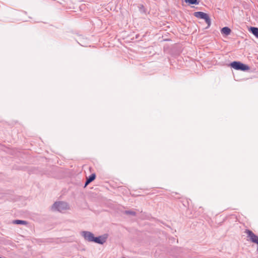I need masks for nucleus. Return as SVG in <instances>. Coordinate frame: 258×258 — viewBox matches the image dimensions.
<instances>
[{"mask_svg": "<svg viewBox=\"0 0 258 258\" xmlns=\"http://www.w3.org/2000/svg\"><path fill=\"white\" fill-rule=\"evenodd\" d=\"M69 209L68 204L64 202H55L51 206V210L53 211L62 212Z\"/></svg>", "mask_w": 258, "mask_h": 258, "instance_id": "f257e3e1", "label": "nucleus"}, {"mask_svg": "<svg viewBox=\"0 0 258 258\" xmlns=\"http://www.w3.org/2000/svg\"><path fill=\"white\" fill-rule=\"evenodd\" d=\"M230 66L231 68L236 70L247 71L250 69L248 66L244 64L240 61H234L230 64Z\"/></svg>", "mask_w": 258, "mask_h": 258, "instance_id": "f03ea898", "label": "nucleus"}, {"mask_svg": "<svg viewBox=\"0 0 258 258\" xmlns=\"http://www.w3.org/2000/svg\"><path fill=\"white\" fill-rule=\"evenodd\" d=\"M194 16L197 18L204 20L208 25L207 28H209L211 26V21L208 14L203 12H196L194 13Z\"/></svg>", "mask_w": 258, "mask_h": 258, "instance_id": "7ed1b4c3", "label": "nucleus"}, {"mask_svg": "<svg viewBox=\"0 0 258 258\" xmlns=\"http://www.w3.org/2000/svg\"><path fill=\"white\" fill-rule=\"evenodd\" d=\"M244 233L247 234V237L249 238V241L257 245L256 251H258V236L249 229H246Z\"/></svg>", "mask_w": 258, "mask_h": 258, "instance_id": "20e7f679", "label": "nucleus"}, {"mask_svg": "<svg viewBox=\"0 0 258 258\" xmlns=\"http://www.w3.org/2000/svg\"><path fill=\"white\" fill-rule=\"evenodd\" d=\"M81 235L84 237L85 240L88 242H92L94 237L93 233L87 231L81 232Z\"/></svg>", "mask_w": 258, "mask_h": 258, "instance_id": "39448f33", "label": "nucleus"}, {"mask_svg": "<svg viewBox=\"0 0 258 258\" xmlns=\"http://www.w3.org/2000/svg\"><path fill=\"white\" fill-rule=\"evenodd\" d=\"M107 237L104 235L99 236L98 237H94L93 240L92 242L100 244H103L106 241Z\"/></svg>", "mask_w": 258, "mask_h": 258, "instance_id": "423d86ee", "label": "nucleus"}, {"mask_svg": "<svg viewBox=\"0 0 258 258\" xmlns=\"http://www.w3.org/2000/svg\"><path fill=\"white\" fill-rule=\"evenodd\" d=\"M221 33L226 35H228L230 34L231 30L228 27H224L222 28L221 30Z\"/></svg>", "mask_w": 258, "mask_h": 258, "instance_id": "0eeeda50", "label": "nucleus"}, {"mask_svg": "<svg viewBox=\"0 0 258 258\" xmlns=\"http://www.w3.org/2000/svg\"><path fill=\"white\" fill-rule=\"evenodd\" d=\"M184 2L186 4H187L188 5H199L200 0H184Z\"/></svg>", "mask_w": 258, "mask_h": 258, "instance_id": "6e6552de", "label": "nucleus"}, {"mask_svg": "<svg viewBox=\"0 0 258 258\" xmlns=\"http://www.w3.org/2000/svg\"><path fill=\"white\" fill-rule=\"evenodd\" d=\"M250 31L255 37L258 38V28L254 27H251Z\"/></svg>", "mask_w": 258, "mask_h": 258, "instance_id": "1a4fd4ad", "label": "nucleus"}, {"mask_svg": "<svg viewBox=\"0 0 258 258\" xmlns=\"http://www.w3.org/2000/svg\"><path fill=\"white\" fill-rule=\"evenodd\" d=\"M14 224L27 225L28 222L26 221L21 220H15L12 222Z\"/></svg>", "mask_w": 258, "mask_h": 258, "instance_id": "9d476101", "label": "nucleus"}, {"mask_svg": "<svg viewBox=\"0 0 258 258\" xmlns=\"http://www.w3.org/2000/svg\"><path fill=\"white\" fill-rule=\"evenodd\" d=\"M124 213L126 214H129L133 216H135L136 214L135 212L132 211H125Z\"/></svg>", "mask_w": 258, "mask_h": 258, "instance_id": "9b49d317", "label": "nucleus"}, {"mask_svg": "<svg viewBox=\"0 0 258 258\" xmlns=\"http://www.w3.org/2000/svg\"><path fill=\"white\" fill-rule=\"evenodd\" d=\"M88 178L93 181L96 178V174L92 173Z\"/></svg>", "mask_w": 258, "mask_h": 258, "instance_id": "f8f14e48", "label": "nucleus"}, {"mask_svg": "<svg viewBox=\"0 0 258 258\" xmlns=\"http://www.w3.org/2000/svg\"><path fill=\"white\" fill-rule=\"evenodd\" d=\"M86 180L90 183V182H91L92 181L90 180V179H89L88 178H87V179Z\"/></svg>", "mask_w": 258, "mask_h": 258, "instance_id": "ddd939ff", "label": "nucleus"}, {"mask_svg": "<svg viewBox=\"0 0 258 258\" xmlns=\"http://www.w3.org/2000/svg\"><path fill=\"white\" fill-rule=\"evenodd\" d=\"M89 183L86 180L85 183V186H86Z\"/></svg>", "mask_w": 258, "mask_h": 258, "instance_id": "4468645a", "label": "nucleus"}, {"mask_svg": "<svg viewBox=\"0 0 258 258\" xmlns=\"http://www.w3.org/2000/svg\"><path fill=\"white\" fill-rule=\"evenodd\" d=\"M141 7H142V8H144L143 5H142V6H141Z\"/></svg>", "mask_w": 258, "mask_h": 258, "instance_id": "2eb2a0df", "label": "nucleus"}, {"mask_svg": "<svg viewBox=\"0 0 258 258\" xmlns=\"http://www.w3.org/2000/svg\"><path fill=\"white\" fill-rule=\"evenodd\" d=\"M0 258H3V257H0Z\"/></svg>", "mask_w": 258, "mask_h": 258, "instance_id": "dca6fc26", "label": "nucleus"}]
</instances>
